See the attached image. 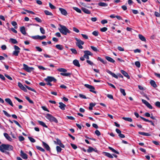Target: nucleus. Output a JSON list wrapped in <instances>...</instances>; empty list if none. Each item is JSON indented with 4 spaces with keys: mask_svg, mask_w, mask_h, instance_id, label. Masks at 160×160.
<instances>
[{
    "mask_svg": "<svg viewBox=\"0 0 160 160\" xmlns=\"http://www.w3.org/2000/svg\"><path fill=\"white\" fill-rule=\"evenodd\" d=\"M13 149V147L10 145L2 144L0 146V151L2 152L6 153L7 152L6 151L12 150Z\"/></svg>",
    "mask_w": 160,
    "mask_h": 160,
    "instance_id": "obj_1",
    "label": "nucleus"
},
{
    "mask_svg": "<svg viewBox=\"0 0 160 160\" xmlns=\"http://www.w3.org/2000/svg\"><path fill=\"white\" fill-rule=\"evenodd\" d=\"M60 28L58 29L59 30L62 34L67 35L68 33H71V31L66 26L60 25Z\"/></svg>",
    "mask_w": 160,
    "mask_h": 160,
    "instance_id": "obj_2",
    "label": "nucleus"
},
{
    "mask_svg": "<svg viewBox=\"0 0 160 160\" xmlns=\"http://www.w3.org/2000/svg\"><path fill=\"white\" fill-rule=\"evenodd\" d=\"M45 117L48 119L51 122H54L55 123H57L58 122V120L56 118L49 114H47L46 115Z\"/></svg>",
    "mask_w": 160,
    "mask_h": 160,
    "instance_id": "obj_3",
    "label": "nucleus"
},
{
    "mask_svg": "<svg viewBox=\"0 0 160 160\" xmlns=\"http://www.w3.org/2000/svg\"><path fill=\"white\" fill-rule=\"evenodd\" d=\"M75 39L77 41L76 42V45L80 49H82L83 47L82 46L84 44V42L78 38H75Z\"/></svg>",
    "mask_w": 160,
    "mask_h": 160,
    "instance_id": "obj_4",
    "label": "nucleus"
},
{
    "mask_svg": "<svg viewBox=\"0 0 160 160\" xmlns=\"http://www.w3.org/2000/svg\"><path fill=\"white\" fill-rule=\"evenodd\" d=\"M14 48L15 50L13 52V54L16 56H18L20 52L19 50L20 49L16 45L14 46Z\"/></svg>",
    "mask_w": 160,
    "mask_h": 160,
    "instance_id": "obj_5",
    "label": "nucleus"
},
{
    "mask_svg": "<svg viewBox=\"0 0 160 160\" xmlns=\"http://www.w3.org/2000/svg\"><path fill=\"white\" fill-rule=\"evenodd\" d=\"M23 69L28 72H30L34 69L33 68L29 67L25 64H23Z\"/></svg>",
    "mask_w": 160,
    "mask_h": 160,
    "instance_id": "obj_6",
    "label": "nucleus"
},
{
    "mask_svg": "<svg viewBox=\"0 0 160 160\" xmlns=\"http://www.w3.org/2000/svg\"><path fill=\"white\" fill-rule=\"evenodd\" d=\"M84 86L86 88L89 89L90 92H93L95 93H96V91L94 90H95V88L93 86L88 84H85L84 85Z\"/></svg>",
    "mask_w": 160,
    "mask_h": 160,
    "instance_id": "obj_7",
    "label": "nucleus"
},
{
    "mask_svg": "<svg viewBox=\"0 0 160 160\" xmlns=\"http://www.w3.org/2000/svg\"><path fill=\"white\" fill-rule=\"evenodd\" d=\"M44 80L45 81L47 82H51L52 81L56 82V79H55L54 78L50 76L47 77L46 78H45Z\"/></svg>",
    "mask_w": 160,
    "mask_h": 160,
    "instance_id": "obj_8",
    "label": "nucleus"
},
{
    "mask_svg": "<svg viewBox=\"0 0 160 160\" xmlns=\"http://www.w3.org/2000/svg\"><path fill=\"white\" fill-rule=\"evenodd\" d=\"M56 141H54V142L55 144H58L60 145V146L62 148H64L65 147L64 145L62 143L60 140L58 138L56 139Z\"/></svg>",
    "mask_w": 160,
    "mask_h": 160,
    "instance_id": "obj_9",
    "label": "nucleus"
},
{
    "mask_svg": "<svg viewBox=\"0 0 160 160\" xmlns=\"http://www.w3.org/2000/svg\"><path fill=\"white\" fill-rule=\"evenodd\" d=\"M18 86L22 90L24 91L25 92H27V90L26 88V87L24 86L21 82H18Z\"/></svg>",
    "mask_w": 160,
    "mask_h": 160,
    "instance_id": "obj_10",
    "label": "nucleus"
},
{
    "mask_svg": "<svg viewBox=\"0 0 160 160\" xmlns=\"http://www.w3.org/2000/svg\"><path fill=\"white\" fill-rule=\"evenodd\" d=\"M59 10L62 14L65 16H66L67 15V12L65 9L62 8H59Z\"/></svg>",
    "mask_w": 160,
    "mask_h": 160,
    "instance_id": "obj_11",
    "label": "nucleus"
},
{
    "mask_svg": "<svg viewBox=\"0 0 160 160\" xmlns=\"http://www.w3.org/2000/svg\"><path fill=\"white\" fill-rule=\"evenodd\" d=\"M59 107L62 110H63L65 109V107H66V105L62 102H60L59 103Z\"/></svg>",
    "mask_w": 160,
    "mask_h": 160,
    "instance_id": "obj_12",
    "label": "nucleus"
},
{
    "mask_svg": "<svg viewBox=\"0 0 160 160\" xmlns=\"http://www.w3.org/2000/svg\"><path fill=\"white\" fill-rule=\"evenodd\" d=\"M93 151H94L97 152H98V151L96 149H94L91 147H89L88 149L87 150V152H91Z\"/></svg>",
    "mask_w": 160,
    "mask_h": 160,
    "instance_id": "obj_13",
    "label": "nucleus"
},
{
    "mask_svg": "<svg viewBox=\"0 0 160 160\" xmlns=\"http://www.w3.org/2000/svg\"><path fill=\"white\" fill-rule=\"evenodd\" d=\"M21 156L23 159H27L28 158V155L26 153H24L22 151H21Z\"/></svg>",
    "mask_w": 160,
    "mask_h": 160,
    "instance_id": "obj_14",
    "label": "nucleus"
},
{
    "mask_svg": "<svg viewBox=\"0 0 160 160\" xmlns=\"http://www.w3.org/2000/svg\"><path fill=\"white\" fill-rule=\"evenodd\" d=\"M20 31L23 35H26V32L25 31V29L24 27L22 26L20 28Z\"/></svg>",
    "mask_w": 160,
    "mask_h": 160,
    "instance_id": "obj_15",
    "label": "nucleus"
},
{
    "mask_svg": "<svg viewBox=\"0 0 160 160\" xmlns=\"http://www.w3.org/2000/svg\"><path fill=\"white\" fill-rule=\"evenodd\" d=\"M73 63L75 66L78 67H79L80 66L78 61L77 59H75L73 61Z\"/></svg>",
    "mask_w": 160,
    "mask_h": 160,
    "instance_id": "obj_16",
    "label": "nucleus"
},
{
    "mask_svg": "<svg viewBox=\"0 0 160 160\" xmlns=\"http://www.w3.org/2000/svg\"><path fill=\"white\" fill-rule=\"evenodd\" d=\"M121 73L124 76L128 78L129 79L130 77V76L128 75V73L125 71L123 70H121Z\"/></svg>",
    "mask_w": 160,
    "mask_h": 160,
    "instance_id": "obj_17",
    "label": "nucleus"
},
{
    "mask_svg": "<svg viewBox=\"0 0 160 160\" xmlns=\"http://www.w3.org/2000/svg\"><path fill=\"white\" fill-rule=\"evenodd\" d=\"M138 133L139 134L142 135L147 136H150L151 135V133H150L144 132H139Z\"/></svg>",
    "mask_w": 160,
    "mask_h": 160,
    "instance_id": "obj_18",
    "label": "nucleus"
},
{
    "mask_svg": "<svg viewBox=\"0 0 160 160\" xmlns=\"http://www.w3.org/2000/svg\"><path fill=\"white\" fill-rule=\"evenodd\" d=\"M42 143L43 146L46 150L48 151H49L50 150V148L48 145L44 142H42Z\"/></svg>",
    "mask_w": 160,
    "mask_h": 160,
    "instance_id": "obj_19",
    "label": "nucleus"
},
{
    "mask_svg": "<svg viewBox=\"0 0 160 160\" xmlns=\"http://www.w3.org/2000/svg\"><path fill=\"white\" fill-rule=\"evenodd\" d=\"M82 10L83 12L86 14H89L91 13L90 12L88 9L85 8H82Z\"/></svg>",
    "mask_w": 160,
    "mask_h": 160,
    "instance_id": "obj_20",
    "label": "nucleus"
},
{
    "mask_svg": "<svg viewBox=\"0 0 160 160\" xmlns=\"http://www.w3.org/2000/svg\"><path fill=\"white\" fill-rule=\"evenodd\" d=\"M105 58L108 61L114 63L115 62L114 60L112 58L110 57L106 56L105 57Z\"/></svg>",
    "mask_w": 160,
    "mask_h": 160,
    "instance_id": "obj_21",
    "label": "nucleus"
},
{
    "mask_svg": "<svg viewBox=\"0 0 160 160\" xmlns=\"http://www.w3.org/2000/svg\"><path fill=\"white\" fill-rule=\"evenodd\" d=\"M5 101L12 106H13L12 102L10 99L9 98H6L5 99Z\"/></svg>",
    "mask_w": 160,
    "mask_h": 160,
    "instance_id": "obj_22",
    "label": "nucleus"
},
{
    "mask_svg": "<svg viewBox=\"0 0 160 160\" xmlns=\"http://www.w3.org/2000/svg\"><path fill=\"white\" fill-rule=\"evenodd\" d=\"M102 153L103 154H104L105 156H106L108 157V158H113V156L111 154L109 153L105 152H103Z\"/></svg>",
    "mask_w": 160,
    "mask_h": 160,
    "instance_id": "obj_23",
    "label": "nucleus"
},
{
    "mask_svg": "<svg viewBox=\"0 0 160 160\" xmlns=\"http://www.w3.org/2000/svg\"><path fill=\"white\" fill-rule=\"evenodd\" d=\"M138 37L142 41H144V42L146 41V39L143 36H142V35L139 34Z\"/></svg>",
    "mask_w": 160,
    "mask_h": 160,
    "instance_id": "obj_24",
    "label": "nucleus"
},
{
    "mask_svg": "<svg viewBox=\"0 0 160 160\" xmlns=\"http://www.w3.org/2000/svg\"><path fill=\"white\" fill-rule=\"evenodd\" d=\"M98 5L100 6L106 7L108 6V4L104 2H100L98 3Z\"/></svg>",
    "mask_w": 160,
    "mask_h": 160,
    "instance_id": "obj_25",
    "label": "nucleus"
},
{
    "mask_svg": "<svg viewBox=\"0 0 160 160\" xmlns=\"http://www.w3.org/2000/svg\"><path fill=\"white\" fill-rule=\"evenodd\" d=\"M4 135L8 140H9V141H11L12 139L8 134L7 133H4Z\"/></svg>",
    "mask_w": 160,
    "mask_h": 160,
    "instance_id": "obj_26",
    "label": "nucleus"
},
{
    "mask_svg": "<svg viewBox=\"0 0 160 160\" xmlns=\"http://www.w3.org/2000/svg\"><path fill=\"white\" fill-rule=\"evenodd\" d=\"M117 133L118 134V136L121 138H123L125 137V136L123 134H121V131H116Z\"/></svg>",
    "mask_w": 160,
    "mask_h": 160,
    "instance_id": "obj_27",
    "label": "nucleus"
},
{
    "mask_svg": "<svg viewBox=\"0 0 160 160\" xmlns=\"http://www.w3.org/2000/svg\"><path fill=\"white\" fill-rule=\"evenodd\" d=\"M150 83L151 85L154 88H156L157 87V85L154 81L152 80H151L150 81Z\"/></svg>",
    "mask_w": 160,
    "mask_h": 160,
    "instance_id": "obj_28",
    "label": "nucleus"
},
{
    "mask_svg": "<svg viewBox=\"0 0 160 160\" xmlns=\"http://www.w3.org/2000/svg\"><path fill=\"white\" fill-rule=\"evenodd\" d=\"M84 52L85 54L88 55L92 56L93 55L92 53L89 51H85Z\"/></svg>",
    "mask_w": 160,
    "mask_h": 160,
    "instance_id": "obj_29",
    "label": "nucleus"
},
{
    "mask_svg": "<svg viewBox=\"0 0 160 160\" xmlns=\"http://www.w3.org/2000/svg\"><path fill=\"white\" fill-rule=\"evenodd\" d=\"M58 70L60 72H67V70L63 68H59L58 69Z\"/></svg>",
    "mask_w": 160,
    "mask_h": 160,
    "instance_id": "obj_30",
    "label": "nucleus"
},
{
    "mask_svg": "<svg viewBox=\"0 0 160 160\" xmlns=\"http://www.w3.org/2000/svg\"><path fill=\"white\" fill-rule=\"evenodd\" d=\"M108 148L110 150L112 151L113 152L116 153L117 154H119V153L116 150H115L114 149H113L112 148L109 147H108Z\"/></svg>",
    "mask_w": 160,
    "mask_h": 160,
    "instance_id": "obj_31",
    "label": "nucleus"
},
{
    "mask_svg": "<svg viewBox=\"0 0 160 160\" xmlns=\"http://www.w3.org/2000/svg\"><path fill=\"white\" fill-rule=\"evenodd\" d=\"M122 118L125 121H127L130 122L132 121V119L131 118L123 117Z\"/></svg>",
    "mask_w": 160,
    "mask_h": 160,
    "instance_id": "obj_32",
    "label": "nucleus"
},
{
    "mask_svg": "<svg viewBox=\"0 0 160 160\" xmlns=\"http://www.w3.org/2000/svg\"><path fill=\"white\" fill-rule=\"evenodd\" d=\"M44 12L47 15H49V16H52L53 15L52 13H51V12H49L48 10H45Z\"/></svg>",
    "mask_w": 160,
    "mask_h": 160,
    "instance_id": "obj_33",
    "label": "nucleus"
},
{
    "mask_svg": "<svg viewBox=\"0 0 160 160\" xmlns=\"http://www.w3.org/2000/svg\"><path fill=\"white\" fill-rule=\"evenodd\" d=\"M56 47L60 50H62L63 49V46L62 45L58 44L56 45Z\"/></svg>",
    "mask_w": 160,
    "mask_h": 160,
    "instance_id": "obj_34",
    "label": "nucleus"
},
{
    "mask_svg": "<svg viewBox=\"0 0 160 160\" xmlns=\"http://www.w3.org/2000/svg\"><path fill=\"white\" fill-rule=\"evenodd\" d=\"M98 59L104 64H105L107 63L106 61L103 60L100 57H98Z\"/></svg>",
    "mask_w": 160,
    "mask_h": 160,
    "instance_id": "obj_35",
    "label": "nucleus"
},
{
    "mask_svg": "<svg viewBox=\"0 0 160 160\" xmlns=\"http://www.w3.org/2000/svg\"><path fill=\"white\" fill-rule=\"evenodd\" d=\"M10 41L13 44H16L18 43L16 40L13 38H11L10 39Z\"/></svg>",
    "mask_w": 160,
    "mask_h": 160,
    "instance_id": "obj_36",
    "label": "nucleus"
},
{
    "mask_svg": "<svg viewBox=\"0 0 160 160\" xmlns=\"http://www.w3.org/2000/svg\"><path fill=\"white\" fill-rule=\"evenodd\" d=\"M73 8L77 12L79 13H81L82 12L81 10L78 8L75 7H74Z\"/></svg>",
    "mask_w": 160,
    "mask_h": 160,
    "instance_id": "obj_37",
    "label": "nucleus"
},
{
    "mask_svg": "<svg viewBox=\"0 0 160 160\" xmlns=\"http://www.w3.org/2000/svg\"><path fill=\"white\" fill-rule=\"evenodd\" d=\"M38 122L40 125L44 127H47V126L43 122L39 121H38Z\"/></svg>",
    "mask_w": 160,
    "mask_h": 160,
    "instance_id": "obj_38",
    "label": "nucleus"
},
{
    "mask_svg": "<svg viewBox=\"0 0 160 160\" xmlns=\"http://www.w3.org/2000/svg\"><path fill=\"white\" fill-rule=\"evenodd\" d=\"M120 92L124 96H125L126 95V93L125 92L124 89L120 88Z\"/></svg>",
    "mask_w": 160,
    "mask_h": 160,
    "instance_id": "obj_39",
    "label": "nucleus"
},
{
    "mask_svg": "<svg viewBox=\"0 0 160 160\" xmlns=\"http://www.w3.org/2000/svg\"><path fill=\"white\" fill-rule=\"evenodd\" d=\"M61 75L62 76H68L71 75V73H60Z\"/></svg>",
    "mask_w": 160,
    "mask_h": 160,
    "instance_id": "obj_40",
    "label": "nucleus"
},
{
    "mask_svg": "<svg viewBox=\"0 0 160 160\" xmlns=\"http://www.w3.org/2000/svg\"><path fill=\"white\" fill-rule=\"evenodd\" d=\"M24 86L26 87V88H27L28 90H31V91H33L35 92H36V90L35 89H32V88H31L25 85Z\"/></svg>",
    "mask_w": 160,
    "mask_h": 160,
    "instance_id": "obj_41",
    "label": "nucleus"
},
{
    "mask_svg": "<svg viewBox=\"0 0 160 160\" xmlns=\"http://www.w3.org/2000/svg\"><path fill=\"white\" fill-rule=\"evenodd\" d=\"M36 147L38 150L42 152H45V150L44 149H43V148H41L39 146H36Z\"/></svg>",
    "mask_w": 160,
    "mask_h": 160,
    "instance_id": "obj_42",
    "label": "nucleus"
},
{
    "mask_svg": "<svg viewBox=\"0 0 160 160\" xmlns=\"http://www.w3.org/2000/svg\"><path fill=\"white\" fill-rule=\"evenodd\" d=\"M25 98L30 103L32 104L33 103V101L31 100L29 97L26 96L25 97Z\"/></svg>",
    "mask_w": 160,
    "mask_h": 160,
    "instance_id": "obj_43",
    "label": "nucleus"
},
{
    "mask_svg": "<svg viewBox=\"0 0 160 160\" xmlns=\"http://www.w3.org/2000/svg\"><path fill=\"white\" fill-rule=\"evenodd\" d=\"M28 138L30 141L32 142H36L35 139L31 137H28Z\"/></svg>",
    "mask_w": 160,
    "mask_h": 160,
    "instance_id": "obj_44",
    "label": "nucleus"
},
{
    "mask_svg": "<svg viewBox=\"0 0 160 160\" xmlns=\"http://www.w3.org/2000/svg\"><path fill=\"white\" fill-rule=\"evenodd\" d=\"M41 32L42 34H44L45 33V30L42 27H40V28Z\"/></svg>",
    "mask_w": 160,
    "mask_h": 160,
    "instance_id": "obj_45",
    "label": "nucleus"
},
{
    "mask_svg": "<svg viewBox=\"0 0 160 160\" xmlns=\"http://www.w3.org/2000/svg\"><path fill=\"white\" fill-rule=\"evenodd\" d=\"M92 34L93 35H94L95 36H98V32L97 31H93L92 32Z\"/></svg>",
    "mask_w": 160,
    "mask_h": 160,
    "instance_id": "obj_46",
    "label": "nucleus"
},
{
    "mask_svg": "<svg viewBox=\"0 0 160 160\" xmlns=\"http://www.w3.org/2000/svg\"><path fill=\"white\" fill-rule=\"evenodd\" d=\"M91 48L94 51L97 52V51H98V50L97 48L96 47H94V46H91Z\"/></svg>",
    "mask_w": 160,
    "mask_h": 160,
    "instance_id": "obj_47",
    "label": "nucleus"
},
{
    "mask_svg": "<svg viewBox=\"0 0 160 160\" xmlns=\"http://www.w3.org/2000/svg\"><path fill=\"white\" fill-rule=\"evenodd\" d=\"M70 50H71V51H72V53H73L74 54H77V51L75 49L71 48L70 49Z\"/></svg>",
    "mask_w": 160,
    "mask_h": 160,
    "instance_id": "obj_48",
    "label": "nucleus"
},
{
    "mask_svg": "<svg viewBox=\"0 0 160 160\" xmlns=\"http://www.w3.org/2000/svg\"><path fill=\"white\" fill-rule=\"evenodd\" d=\"M135 65L138 68H139L140 67V64L139 62L136 61L135 62Z\"/></svg>",
    "mask_w": 160,
    "mask_h": 160,
    "instance_id": "obj_49",
    "label": "nucleus"
},
{
    "mask_svg": "<svg viewBox=\"0 0 160 160\" xmlns=\"http://www.w3.org/2000/svg\"><path fill=\"white\" fill-rule=\"evenodd\" d=\"M56 148L57 151L58 152H61L62 150V149L61 148V147H60L59 146H57L56 147Z\"/></svg>",
    "mask_w": 160,
    "mask_h": 160,
    "instance_id": "obj_50",
    "label": "nucleus"
},
{
    "mask_svg": "<svg viewBox=\"0 0 160 160\" xmlns=\"http://www.w3.org/2000/svg\"><path fill=\"white\" fill-rule=\"evenodd\" d=\"M3 112H4V114L8 117H10L11 115L9 114H8L6 111L5 110L3 111Z\"/></svg>",
    "mask_w": 160,
    "mask_h": 160,
    "instance_id": "obj_51",
    "label": "nucleus"
},
{
    "mask_svg": "<svg viewBox=\"0 0 160 160\" xmlns=\"http://www.w3.org/2000/svg\"><path fill=\"white\" fill-rule=\"evenodd\" d=\"M155 105L158 108H160V102L157 101L155 103Z\"/></svg>",
    "mask_w": 160,
    "mask_h": 160,
    "instance_id": "obj_52",
    "label": "nucleus"
},
{
    "mask_svg": "<svg viewBox=\"0 0 160 160\" xmlns=\"http://www.w3.org/2000/svg\"><path fill=\"white\" fill-rule=\"evenodd\" d=\"M107 30L108 28L106 27H103L100 29L101 31L102 32H105L107 31Z\"/></svg>",
    "mask_w": 160,
    "mask_h": 160,
    "instance_id": "obj_53",
    "label": "nucleus"
},
{
    "mask_svg": "<svg viewBox=\"0 0 160 160\" xmlns=\"http://www.w3.org/2000/svg\"><path fill=\"white\" fill-rule=\"evenodd\" d=\"M18 138L20 141L21 142L24 140V138L22 136H20L18 137Z\"/></svg>",
    "mask_w": 160,
    "mask_h": 160,
    "instance_id": "obj_54",
    "label": "nucleus"
},
{
    "mask_svg": "<svg viewBox=\"0 0 160 160\" xmlns=\"http://www.w3.org/2000/svg\"><path fill=\"white\" fill-rule=\"evenodd\" d=\"M49 6L51 9H55L56 8L55 7L50 3H49Z\"/></svg>",
    "mask_w": 160,
    "mask_h": 160,
    "instance_id": "obj_55",
    "label": "nucleus"
},
{
    "mask_svg": "<svg viewBox=\"0 0 160 160\" xmlns=\"http://www.w3.org/2000/svg\"><path fill=\"white\" fill-rule=\"evenodd\" d=\"M39 35H36L35 36H32V38L34 39H39Z\"/></svg>",
    "mask_w": 160,
    "mask_h": 160,
    "instance_id": "obj_56",
    "label": "nucleus"
},
{
    "mask_svg": "<svg viewBox=\"0 0 160 160\" xmlns=\"http://www.w3.org/2000/svg\"><path fill=\"white\" fill-rule=\"evenodd\" d=\"M35 19L38 22H42L41 20L38 17L35 18Z\"/></svg>",
    "mask_w": 160,
    "mask_h": 160,
    "instance_id": "obj_57",
    "label": "nucleus"
},
{
    "mask_svg": "<svg viewBox=\"0 0 160 160\" xmlns=\"http://www.w3.org/2000/svg\"><path fill=\"white\" fill-rule=\"evenodd\" d=\"M81 35L82 37L85 39H88V37L87 35L83 34H82Z\"/></svg>",
    "mask_w": 160,
    "mask_h": 160,
    "instance_id": "obj_58",
    "label": "nucleus"
},
{
    "mask_svg": "<svg viewBox=\"0 0 160 160\" xmlns=\"http://www.w3.org/2000/svg\"><path fill=\"white\" fill-rule=\"evenodd\" d=\"M148 108L150 109L152 108V107L148 102L146 105Z\"/></svg>",
    "mask_w": 160,
    "mask_h": 160,
    "instance_id": "obj_59",
    "label": "nucleus"
},
{
    "mask_svg": "<svg viewBox=\"0 0 160 160\" xmlns=\"http://www.w3.org/2000/svg\"><path fill=\"white\" fill-rule=\"evenodd\" d=\"M4 75L9 80H12V78L11 77L9 76V75H8L6 74H5Z\"/></svg>",
    "mask_w": 160,
    "mask_h": 160,
    "instance_id": "obj_60",
    "label": "nucleus"
},
{
    "mask_svg": "<svg viewBox=\"0 0 160 160\" xmlns=\"http://www.w3.org/2000/svg\"><path fill=\"white\" fill-rule=\"evenodd\" d=\"M73 31H74V32H75L77 33H78L79 32V30L75 27H73Z\"/></svg>",
    "mask_w": 160,
    "mask_h": 160,
    "instance_id": "obj_61",
    "label": "nucleus"
},
{
    "mask_svg": "<svg viewBox=\"0 0 160 160\" xmlns=\"http://www.w3.org/2000/svg\"><path fill=\"white\" fill-rule=\"evenodd\" d=\"M95 133L98 136H99L101 134V133L99 131H95Z\"/></svg>",
    "mask_w": 160,
    "mask_h": 160,
    "instance_id": "obj_62",
    "label": "nucleus"
},
{
    "mask_svg": "<svg viewBox=\"0 0 160 160\" xmlns=\"http://www.w3.org/2000/svg\"><path fill=\"white\" fill-rule=\"evenodd\" d=\"M118 50L121 51H124V49L121 47L119 46L118 47Z\"/></svg>",
    "mask_w": 160,
    "mask_h": 160,
    "instance_id": "obj_63",
    "label": "nucleus"
},
{
    "mask_svg": "<svg viewBox=\"0 0 160 160\" xmlns=\"http://www.w3.org/2000/svg\"><path fill=\"white\" fill-rule=\"evenodd\" d=\"M71 145L72 148L74 149H76L77 148V146L74 144L71 143Z\"/></svg>",
    "mask_w": 160,
    "mask_h": 160,
    "instance_id": "obj_64",
    "label": "nucleus"
}]
</instances>
